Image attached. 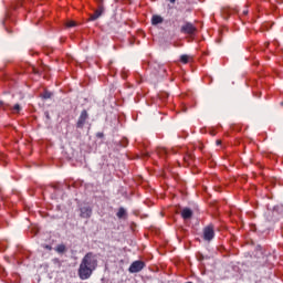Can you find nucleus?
<instances>
[{"label": "nucleus", "mask_w": 283, "mask_h": 283, "mask_svg": "<svg viewBox=\"0 0 283 283\" xmlns=\"http://www.w3.org/2000/svg\"><path fill=\"white\" fill-rule=\"evenodd\" d=\"M43 98H52V93L45 92V93L43 94Z\"/></svg>", "instance_id": "dca6fc26"}, {"label": "nucleus", "mask_w": 283, "mask_h": 283, "mask_svg": "<svg viewBox=\"0 0 283 283\" xmlns=\"http://www.w3.org/2000/svg\"><path fill=\"white\" fill-rule=\"evenodd\" d=\"M170 1V3H176V0H169Z\"/></svg>", "instance_id": "4be33fe9"}, {"label": "nucleus", "mask_w": 283, "mask_h": 283, "mask_svg": "<svg viewBox=\"0 0 283 283\" xmlns=\"http://www.w3.org/2000/svg\"><path fill=\"white\" fill-rule=\"evenodd\" d=\"M0 107L2 109H8V107H10V105L6 104L3 101H0Z\"/></svg>", "instance_id": "4468645a"}, {"label": "nucleus", "mask_w": 283, "mask_h": 283, "mask_svg": "<svg viewBox=\"0 0 283 283\" xmlns=\"http://www.w3.org/2000/svg\"><path fill=\"white\" fill-rule=\"evenodd\" d=\"M196 27L191 22H187L181 27V32L184 34H196Z\"/></svg>", "instance_id": "39448f33"}, {"label": "nucleus", "mask_w": 283, "mask_h": 283, "mask_svg": "<svg viewBox=\"0 0 283 283\" xmlns=\"http://www.w3.org/2000/svg\"><path fill=\"white\" fill-rule=\"evenodd\" d=\"M193 61V56L184 54L180 56V63H184V65H187V63H191Z\"/></svg>", "instance_id": "1a4fd4ad"}, {"label": "nucleus", "mask_w": 283, "mask_h": 283, "mask_svg": "<svg viewBox=\"0 0 283 283\" xmlns=\"http://www.w3.org/2000/svg\"><path fill=\"white\" fill-rule=\"evenodd\" d=\"M116 216L117 218L123 219L125 216H127V210H125V208H119Z\"/></svg>", "instance_id": "9b49d317"}, {"label": "nucleus", "mask_w": 283, "mask_h": 283, "mask_svg": "<svg viewBox=\"0 0 283 283\" xmlns=\"http://www.w3.org/2000/svg\"><path fill=\"white\" fill-rule=\"evenodd\" d=\"M143 269H145V262H143V261H134L130 264L128 271H129V273H140V271Z\"/></svg>", "instance_id": "7ed1b4c3"}, {"label": "nucleus", "mask_w": 283, "mask_h": 283, "mask_svg": "<svg viewBox=\"0 0 283 283\" xmlns=\"http://www.w3.org/2000/svg\"><path fill=\"white\" fill-rule=\"evenodd\" d=\"M81 218H92V208L90 206L80 209Z\"/></svg>", "instance_id": "423d86ee"}, {"label": "nucleus", "mask_w": 283, "mask_h": 283, "mask_svg": "<svg viewBox=\"0 0 283 283\" xmlns=\"http://www.w3.org/2000/svg\"><path fill=\"white\" fill-rule=\"evenodd\" d=\"M98 138H103V133H97Z\"/></svg>", "instance_id": "aec40b11"}, {"label": "nucleus", "mask_w": 283, "mask_h": 283, "mask_svg": "<svg viewBox=\"0 0 283 283\" xmlns=\"http://www.w3.org/2000/svg\"><path fill=\"white\" fill-rule=\"evenodd\" d=\"M75 25H76V22H74V21H69L66 23V28H74Z\"/></svg>", "instance_id": "2eb2a0df"}, {"label": "nucleus", "mask_w": 283, "mask_h": 283, "mask_svg": "<svg viewBox=\"0 0 283 283\" xmlns=\"http://www.w3.org/2000/svg\"><path fill=\"white\" fill-rule=\"evenodd\" d=\"M163 21H164V19L160 15H153V18H151V23L154 25H158V24L163 23Z\"/></svg>", "instance_id": "9d476101"}, {"label": "nucleus", "mask_w": 283, "mask_h": 283, "mask_svg": "<svg viewBox=\"0 0 283 283\" xmlns=\"http://www.w3.org/2000/svg\"><path fill=\"white\" fill-rule=\"evenodd\" d=\"M87 118H90V114H87V111L86 109L82 111L81 115L77 119L76 127L78 129H83V127H85V123H86Z\"/></svg>", "instance_id": "20e7f679"}, {"label": "nucleus", "mask_w": 283, "mask_h": 283, "mask_svg": "<svg viewBox=\"0 0 283 283\" xmlns=\"http://www.w3.org/2000/svg\"><path fill=\"white\" fill-rule=\"evenodd\" d=\"M159 155H160V156H167V149H161V150L159 151Z\"/></svg>", "instance_id": "f3484780"}, {"label": "nucleus", "mask_w": 283, "mask_h": 283, "mask_svg": "<svg viewBox=\"0 0 283 283\" xmlns=\"http://www.w3.org/2000/svg\"><path fill=\"white\" fill-rule=\"evenodd\" d=\"M213 238H216V231L213 230V224H209L203 229V240L211 242Z\"/></svg>", "instance_id": "f03ea898"}, {"label": "nucleus", "mask_w": 283, "mask_h": 283, "mask_svg": "<svg viewBox=\"0 0 283 283\" xmlns=\"http://www.w3.org/2000/svg\"><path fill=\"white\" fill-rule=\"evenodd\" d=\"M65 244H59L55 249L57 253H65Z\"/></svg>", "instance_id": "ddd939ff"}, {"label": "nucleus", "mask_w": 283, "mask_h": 283, "mask_svg": "<svg viewBox=\"0 0 283 283\" xmlns=\"http://www.w3.org/2000/svg\"><path fill=\"white\" fill-rule=\"evenodd\" d=\"M103 12H105V9L103 7H99L97 10H95L94 14L91 15V21H96Z\"/></svg>", "instance_id": "6e6552de"}, {"label": "nucleus", "mask_w": 283, "mask_h": 283, "mask_svg": "<svg viewBox=\"0 0 283 283\" xmlns=\"http://www.w3.org/2000/svg\"><path fill=\"white\" fill-rule=\"evenodd\" d=\"M192 216H193V211H191V209L189 208L182 209L181 217L184 218V220H189Z\"/></svg>", "instance_id": "0eeeda50"}, {"label": "nucleus", "mask_w": 283, "mask_h": 283, "mask_svg": "<svg viewBox=\"0 0 283 283\" xmlns=\"http://www.w3.org/2000/svg\"><path fill=\"white\" fill-rule=\"evenodd\" d=\"M43 249H46L48 251H52V245L44 244Z\"/></svg>", "instance_id": "a211bd4d"}, {"label": "nucleus", "mask_w": 283, "mask_h": 283, "mask_svg": "<svg viewBox=\"0 0 283 283\" xmlns=\"http://www.w3.org/2000/svg\"><path fill=\"white\" fill-rule=\"evenodd\" d=\"M217 145H222V142L221 140H217Z\"/></svg>", "instance_id": "412c9836"}, {"label": "nucleus", "mask_w": 283, "mask_h": 283, "mask_svg": "<svg viewBox=\"0 0 283 283\" xmlns=\"http://www.w3.org/2000/svg\"><path fill=\"white\" fill-rule=\"evenodd\" d=\"M116 3H118V0H115Z\"/></svg>", "instance_id": "5701e85b"}, {"label": "nucleus", "mask_w": 283, "mask_h": 283, "mask_svg": "<svg viewBox=\"0 0 283 283\" xmlns=\"http://www.w3.org/2000/svg\"><path fill=\"white\" fill-rule=\"evenodd\" d=\"M242 14H244V15L249 14V10L244 9V10L242 11Z\"/></svg>", "instance_id": "6ab92c4d"}, {"label": "nucleus", "mask_w": 283, "mask_h": 283, "mask_svg": "<svg viewBox=\"0 0 283 283\" xmlns=\"http://www.w3.org/2000/svg\"><path fill=\"white\" fill-rule=\"evenodd\" d=\"M11 112L13 114H19V112H21V105L15 104L13 107H11Z\"/></svg>", "instance_id": "f8f14e48"}, {"label": "nucleus", "mask_w": 283, "mask_h": 283, "mask_svg": "<svg viewBox=\"0 0 283 283\" xmlns=\"http://www.w3.org/2000/svg\"><path fill=\"white\" fill-rule=\"evenodd\" d=\"M95 269H98V258H96V254L88 252L82 259L77 270L80 280H90Z\"/></svg>", "instance_id": "f257e3e1"}]
</instances>
